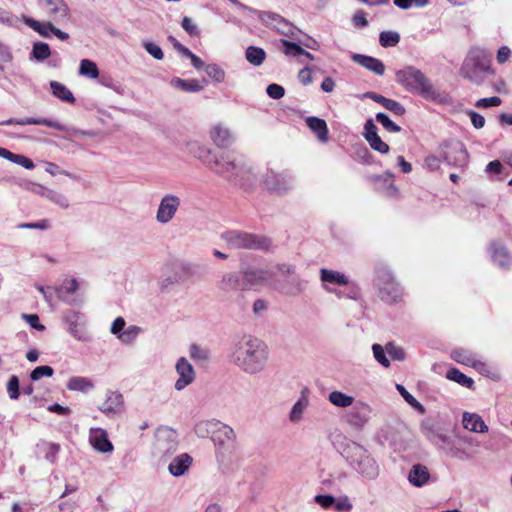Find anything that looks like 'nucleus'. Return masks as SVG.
<instances>
[{
    "label": "nucleus",
    "mask_w": 512,
    "mask_h": 512,
    "mask_svg": "<svg viewBox=\"0 0 512 512\" xmlns=\"http://www.w3.org/2000/svg\"><path fill=\"white\" fill-rule=\"evenodd\" d=\"M344 455L350 465L363 477L374 480L379 475V466L368 450L352 442L344 449Z\"/></svg>",
    "instance_id": "nucleus-4"
},
{
    "label": "nucleus",
    "mask_w": 512,
    "mask_h": 512,
    "mask_svg": "<svg viewBox=\"0 0 512 512\" xmlns=\"http://www.w3.org/2000/svg\"><path fill=\"white\" fill-rule=\"evenodd\" d=\"M78 289V282L76 279H66L61 286L55 288L58 298L63 301H69V295H73Z\"/></svg>",
    "instance_id": "nucleus-39"
},
{
    "label": "nucleus",
    "mask_w": 512,
    "mask_h": 512,
    "mask_svg": "<svg viewBox=\"0 0 512 512\" xmlns=\"http://www.w3.org/2000/svg\"><path fill=\"white\" fill-rule=\"evenodd\" d=\"M258 18L263 24L276 29L282 34H287L291 30L290 24L277 13L261 11L258 14Z\"/></svg>",
    "instance_id": "nucleus-19"
},
{
    "label": "nucleus",
    "mask_w": 512,
    "mask_h": 512,
    "mask_svg": "<svg viewBox=\"0 0 512 512\" xmlns=\"http://www.w3.org/2000/svg\"><path fill=\"white\" fill-rule=\"evenodd\" d=\"M193 155L210 169H213L217 156L206 146L196 145L192 150Z\"/></svg>",
    "instance_id": "nucleus-33"
},
{
    "label": "nucleus",
    "mask_w": 512,
    "mask_h": 512,
    "mask_svg": "<svg viewBox=\"0 0 512 512\" xmlns=\"http://www.w3.org/2000/svg\"><path fill=\"white\" fill-rule=\"evenodd\" d=\"M235 439L234 430L228 425L218 421L216 433L212 436V441L216 445L223 446L227 443L233 442Z\"/></svg>",
    "instance_id": "nucleus-31"
},
{
    "label": "nucleus",
    "mask_w": 512,
    "mask_h": 512,
    "mask_svg": "<svg viewBox=\"0 0 512 512\" xmlns=\"http://www.w3.org/2000/svg\"><path fill=\"white\" fill-rule=\"evenodd\" d=\"M305 122L320 142L326 143L329 140V130L324 119L309 116L306 118Z\"/></svg>",
    "instance_id": "nucleus-27"
},
{
    "label": "nucleus",
    "mask_w": 512,
    "mask_h": 512,
    "mask_svg": "<svg viewBox=\"0 0 512 512\" xmlns=\"http://www.w3.org/2000/svg\"><path fill=\"white\" fill-rule=\"evenodd\" d=\"M447 379L454 381L466 388L473 389L474 381L456 368H450L446 373Z\"/></svg>",
    "instance_id": "nucleus-45"
},
{
    "label": "nucleus",
    "mask_w": 512,
    "mask_h": 512,
    "mask_svg": "<svg viewBox=\"0 0 512 512\" xmlns=\"http://www.w3.org/2000/svg\"><path fill=\"white\" fill-rule=\"evenodd\" d=\"M22 318L34 329L38 331H43L45 329L44 325L40 323L39 317L37 314H22Z\"/></svg>",
    "instance_id": "nucleus-64"
},
{
    "label": "nucleus",
    "mask_w": 512,
    "mask_h": 512,
    "mask_svg": "<svg viewBox=\"0 0 512 512\" xmlns=\"http://www.w3.org/2000/svg\"><path fill=\"white\" fill-rule=\"evenodd\" d=\"M430 480V473L428 468L422 464H414L409 473L408 481L414 487H423Z\"/></svg>",
    "instance_id": "nucleus-25"
},
{
    "label": "nucleus",
    "mask_w": 512,
    "mask_h": 512,
    "mask_svg": "<svg viewBox=\"0 0 512 512\" xmlns=\"http://www.w3.org/2000/svg\"><path fill=\"white\" fill-rule=\"evenodd\" d=\"M49 14L56 20L67 18L69 8L63 0H41Z\"/></svg>",
    "instance_id": "nucleus-30"
},
{
    "label": "nucleus",
    "mask_w": 512,
    "mask_h": 512,
    "mask_svg": "<svg viewBox=\"0 0 512 512\" xmlns=\"http://www.w3.org/2000/svg\"><path fill=\"white\" fill-rule=\"evenodd\" d=\"M65 323L69 332L78 340H86L87 333L84 329L85 318L84 316L75 311H69L64 316Z\"/></svg>",
    "instance_id": "nucleus-15"
},
{
    "label": "nucleus",
    "mask_w": 512,
    "mask_h": 512,
    "mask_svg": "<svg viewBox=\"0 0 512 512\" xmlns=\"http://www.w3.org/2000/svg\"><path fill=\"white\" fill-rule=\"evenodd\" d=\"M23 22L44 38L50 37L54 26L50 22H39L30 17H24Z\"/></svg>",
    "instance_id": "nucleus-36"
},
{
    "label": "nucleus",
    "mask_w": 512,
    "mask_h": 512,
    "mask_svg": "<svg viewBox=\"0 0 512 512\" xmlns=\"http://www.w3.org/2000/svg\"><path fill=\"white\" fill-rule=\"evenodd\" d=\"M373 414L372 407L361 400H357L345 413L341 420L353 431L361 432L370 422Z\"/></svg>",
    "instance_id": "nucleus-7"
},
{
    "label": "nucleus",
    "mask_w": 512,
    "mask_h": 512,
    "mask_svg": "<svg viewBox=\"0 0 512 512\" xmlns=\"http://www.w3.org/2000/svg\"><path fill=\"white\" fill-rule=\"evenodd\" d=\"M320 278L324 284V288L327 291H331L327 284L337 285V286H345L348 284V278L338 271L329 270L326 268H322L320 270Z\"/></svg>",
    "instance_id": "nucleus-28"
},
{
    "label": "nucleus",
    "mask_w": 512,
    "mask_h": 512,
    "mask_svg": "<svg viewBox=\"0 0 512 512\" xmlns=\"http://www.w3.org/2000/svg\"><path fill=\"white\" fill-rule=\"evenodd\" d=\"M384 108L389 110L390 112H392L393 114H395L397 116H402L406 112L404 106L401 103H399L398 101L393 100V99H388V101L384 105Z\"/></svg>",
    "instance_id": "nucleus-61"
},
{
    "label": "nucleus",
    "mask_w": 512,
    "mask_h": 512,
    "mask_svg": "<svg viewBox=\"0 0 512 512\" xmlns=\"http://www.w3.org/2000/svg\"><path fill=\"white\" fill-rule=\"evenodd\" d=\"M396 82L409 92L420 94L427 100L444 102L446 95L435 89L430 80L417 68L406 66L395 74Z\"/></svg>",
    "instance_id": "nucleus-2"
},
{
    "label": "nucleus",
    "mask_w": 512,
    "mask_h": 512,
    "mask_svg": "<svg viewBox=\"0 0 512 512\" xmlns=\"http://www.w3.org/2000/svg\"><path fill=\"white\" fill-rule=\"evenodd\" d=\"M235 348L240 352H257L265 349L264 343L251 336L244 335L235 343Z\"/></svg>",
    "instance_id": "nucleus-29"
},
{
    "label": "nucleus",
    "mask_w": 512,
    "mask_h": 512,
    "mask_svg": "<svg viewBox=\"0 0 512 512\" xmlns=\"http://www.w3.org/2000/svg\"><path fill=\"white\" fill-rule=\"evenodd\" d=\"M493 262L500 268L507 269L511 264V256L506 247L500 242H493L490 246Z\"/></svg>",
    "instance_id": "nucleus-26"
},
{
    "label": "nucleus",
    "mask_w": 512,
    "mask_h": 512,
    "mask_svg": "<svg viewBox=\"0 0 512 512\" xmlns=\"http://www.w3.org/2000/svg\"><path fill=\"white\" fill-rule=\"evenodd\" d=\"M219 420H201L195 424L194 432L199 438L210 437L212 439L213 434L216 433L217 423Z\"/></svg>",
    "instance_id": "nucleus-32"
},
{
    "label": "nucleus",
    "mask_w": 512,
    "mask_h": 512,
    "mask_svg": "<svg viewBox=\"0 0 512 512\" xmlns=\"http://www.w3.org/2000/svg\"><path fill=\"white\" fill-rule=\"evenodd\" d=\"M205 72L216 83L224 82L226 77V72L218 64L206 65Z\"/></svg>",
    "instance_id": "nucleus-50"
},
{
    "label": "nucleus",
    "mask_w": 512,
    "mask_h": 512,
    "mask_svg": "<svg viewBox=\"0 0 512 512\" xmlns=\"http://www.w3.org/2000/svg\"><path fill=\"white\" fill-rule=\"evenodd\" d=\"M502 103V100L497 97V96H493V97H490V98H482V99H479L476 103H475V106L477 108H489V107H497L499 105H501Z\"/></svg>",
    "instance_id": "nucleus-60"
},
{
    "label": "nucleus",
    "mask_w": 512,
    "mask_h": 512,
    "mask_svg": "<svg viewBox=\"0 0 512 512\" xmlns=\"http://www.w3.org/2000/svg\"><path fill=\"white\" fill-rule=\"evenodd\" d=\"M462 425L464 429L473 433L488 432V426L484 422L483 418L477 413L467 411L463 412Z\"/></svg>",
    "instance_id": "nucleus-23"
},
{
    "label": "nucleus",
    "mask_w": 512,
    "mask_h": 512,
    "mask_svg": "<svg viewBox=\"0 0 512 512\" xmlns=\"http://www.w3.org/2000/svg\"><path fill=\"white\" fill-rule=\"evenodd\" d=\"M504 170L503 164L499 160L491 161L487 164L485 168V172L488 174L489 178L494 180L495 176H499L502 174Z\"/></svg>",
    "instance_id": "nucleus-54"
},
{
    "label": "nucleus",
    "mask_w": 512,
    "mask_h": 512,
    "mask_svg": "<svg viewBox=\"0 0 512 512\" xmlns=\"http://www.w3.org/2000/svg\"><path fill=\"white\" fill-rule=\"evenodd\" d=\"M380 298L386 303H396L402 297V289L388 271H380L377 276Z\"/></svg>",
    "instance_id": "nucleus-9"
},
{
    "label": "nucleus",
    "mask_w": 512,
    "mask_h": 512,
    "mask_svg": "<svg viewBox=\"0 0 512 512\" xmlns=\"http://www.w3.org/2000/svg\"><path fill=\"white\" fill-rule=\"evenodd\" d=\"M242 272H228L222 276L219 288L223 291H242L248 289Z\"/></svg>",
    "instance_id": "nucleus-18"
},
{
    "label": "nucleus",
    "mask_w": 512,
    "mask_h": 512,
    "mask_svg": "<svg viewBox=\"0 0 512 512\" xmlns=\"http://www.w3.org/2000/svg\"><path fill=\"white\" fill-rule=\"evenodd\" d=\"M459 74L469 82L481 85L487 74H494L490 65V55L484 49L471 48L460 67Z\"/></svg>",
    "instance_id": "nucleus-3"
},
{
    "label": "nucleus",
    "mask_w": 512,
    "mask_h": 512,
    "mask_svg": "<svg viewBox=\"0 0 512 512\" xmlns=\"http://www.w3.org/2000/svg\"><path fill=\"white\" fill-rule=\"evenodd\" d=\"M142 329L137 325H125V328H122L121 332L116 335L117 339L125 344H130L134 342Z\"/></svg>",
    "instance_id": "nucleus-40"
},
{
    "label": "nucleus",
    "mask_w": 512,
    "mask_h": 512,
    "mask_svg": "<svg viewBox=\"0 0 512 512\" xmlns=\"http://www.w3.org/2000/svg\"><path fill=\"white\" fill-rule=\"evenodd\" d=\"M352 60L376 75L384 74L385 66L383 62L377 58L363 54H353Z\"/></svg>",
    "instance_id": "nucleus-24"
},
{
    "label": "nucleus",
    "mask_w": 512,
    "mask_h": 512,
    "mask_svg": "<svg viewBox=\"0 0 512 512\" xmlns=\"http://www.w3.org/2000/svg\"><path fill=\"white\" fill-rule=\"evenodd\" d=\"M79 75L96 79L99 76V70L95 62L89 59H82L79 66Z\"/></svg>",
    "instance_id": "nucleus-47"
},
{
    "label": "nucleus",
    "mask_w": 512,
    "mask_h": 512,
    "mask_svg": "<svg viewBox=\"0 0 512 512\" xmlns=\"http://www.w3.org/2000/svg\"><path fill=\"white\" fill-rule=\"evenodd\" d=\"M396 389L411 407H413L421 414H424L426 412L424 406L419 401H417L416 398L413 395H411L403 385L397 384Z\"/></svg>",
    "instance_id": "nucleus-49"
},
{
    "label": "nucleus",
    "mask_w": 512,
    "mask_h": 512,
    "mask_svg": "<svg viewBox=\"0 0 512 512\" xmlns=\"http://www.w3.org/2000/svg\"><path fill=\"white\" fill-rule=\"evenodd\" d=\"M262 184L265 189L271 192L283 193L292 188L293 179L287 172H276L268 169L263 175Z\"/></svg>",
    "instance_id": "nucleus-11"
},
{
    "label": "nucleus",
    "mask_w": 512,
    "mask_h": 512,
    "mask_svg": "<svg viewBox=\"0 0 512 512\" xmlns=\"http://www.w3.org/2000/svg\"><path fill=\"white\" fill-rule=\"evenodd\" d=\"M333 505L337 512H346L352 509V504L347 496L335 500Z\"/></svg>",
    "instance_id": "nucleus-63"
},
{
    "label": "nucleus",
    "mask_w": 512,
    "mask_h": 512,
    "mask_svg": "<svg viewBox=\"0 0 512 512\" xmlns=\"http://www.w3.org/2000/svg\"><path fill=\"white\" fill-rule=\"evenodd\" d=\"M448 446H449V448L446 450V453L454 458H457L460 460H468V459L472 458V456H473L471 453L453 446L452 443Z\"/></svg>",
    "instance_id": "nucleus-59"
},
{
    "label": "nucleus",
    "mask_w": 512,
    "mask_h": 512,
    "mask_svg": "<svg viewBox=\"0 0 512 512\" xmlns=\"http://www.w3.org/2000/svg\"><path fill=\"white\" fill-rule=\"evenodd\" d=\"M89 442L92 447L101 453H111L114 446L108 439V433L102 428H91L89 431Z\"/></svg>",
    "instance_id": "nucleus-16"
},
{
    "label": "nucleus",
    "mask_w": 512,
    "mask_h": 512,
    "mask_svg": "<svg viewBox=\"0 0 512 512\" xmlns=\"http://www.w3.org/2000/svg\"><path fill=\"white\" fill-rule=\"evenodd\" d=\"M376 120L388 131L397 133L401 131V127L394 123L386 114L379 112L376 114Z\"/></svg>",
    "instance_id": "nucleus-52"
},
{
    "label": "nucleus",
    "mask_w": 512,
    "mask_h": 512,
    "mask_svg": "<svg viewBox=\"0 0 512 512\" xmlns=\"http://www.w3.org/2000/svg\"><path fill=\"white\" fill-rule=\"evenodd\" d=\"M170 85L185 92H199L203 89V86L196 79L185 80L179 77H174L171 79Z\"/></svg>",
    "instance_id": "nucleus-34"
},
{
    "label": "nucleus",
    "mask_w": 512,
    "mask_h": 512,
    "mask_svg": "<svg viewBox=\"0 0 512 512\" xmlns=\"http://www.w3.org/2000/svg\"><path fill=\"white\" fill-rule=\"evenodd\" d=\"M143 46L145 50L155 59L162 60L164 58V53L159 45L153 42H144Z\"/></svg>",
    "instance_id": "nucleus-58"
},
{
    "label": "nucleus",
    "mask_w": 512,
    "mask_h": 512,
    "mask_svg": "<svg viewBox=\"0 0 512 512\" xmlns=\"http://www.w3.org/2000/svg\"><path fill=\"white\" fill-rule=\"evenodd\" d=\"M230 361L247 374H256L263 370L267 357L265 354H231Z\"/></svg>",
    "instance_id": "nucleus-10"
},
{
    "label": "nucleus",
    "mask_w": 512,
    "mask_h": 512,
    "mask_svg": "<svg viewBox=\"0 0 512 512\" xmlns=\"http://www.w3.org/2000/svg\"><path fill=\"white\" fill-rule=\"evenodd\" d=\"M180 205L181 200L177 195L165 194L156 211V221L160 224L169 223L175 217Z\"/></svg>",
    "instance_id": "nucleus-12"
},
{
    "label": "nucleus",
    "mask_w": 512,
    "mask_h": 512,
    "mask_svg": "<svg viewBox=\"0 0 512 512\" xmlns=\"http://www.w3.org/2000/svg\"><path fill=\"white\" fill-rule=\"evenodd\" d=\"M212 170L234 182H240L249 173L244 161L236 157L233 153L221 154L217 158Z\"/></svg>",
    "instance_id": "nucleus-5"
},
{
    "label": "nucleus",
    "mask_w": 512,
    "mask_h": 512,
    "mask_svg": "<svg viewBox=\"0 0 512 512\" xmlns=\"http://www.w3.org/2000/svg\"><path fill=\"white\" fill-rule=\"evenodd\" d=\"M421 432L422 434L433 443L435 440L436 434H438L440 431H438L435 426L430 423L429 421H424L421 424Z\"/></svg>",
    "instance_id": "nucleus-57"
},
{
    "label": "nucleus",
    "mask_w": 512,
    "mask_h": 512,
    "mask_svg": "<svg viewBox=\"0 0 512 512\" xmlns=\"http://www.w3.org/2000/svg\"><path fill=\"white\" fill-rule=\"evenodd\" d=\"M178 448V435L169 427H160L155 433V452L162 458H168Z\"/></svg>",
    "instance_id": "nucleus-8"
},
{
    "label": "nucleus",
    "mask_w": 512,
    "mask_h": 512,
    "mask_svg": "<svg viewBox=\"0 0 512 512\" xmlns=\"http://www.w3.org/2000/svg\"><path fill=\"white\" fill-rule=\"evenodd\" d=\"M67 389L70 391L88 392L94 388V384L89 378L75 376L69 379Z\"/></svg>",
    "instance_id": "nucleus-37"
},
{
    "label": "nucleus",
    "mask_w": 512,
    "mask_h": 512,
    "mask_svg": "<svg viewBox=\"0 0 512 512\" xmlns=\"http://www.w3.org/2000/svg\"><path fill=\"white\" fill-rule=\"evenodd\" d=\"M176 372L179 375L175 382V389L177 391L183 390L195 379V371L192 364L183 357L177 361Z\"/></svg>",
    "instance_id": "nucleus-14"
},
{
    "label": "nucleus",
    "mask_w": 512,
    "mask_h": 512,
    "mask_svg": "<svg viewBox=\"0 0 512 512\" xmlns=\"http://www.w3.org/2000/svg\"><path fill=\"white\" fill-rule=\"evenodd\" d=\"M54 373L53 369L50 367V366H39V367H36L32 372H31V379L33 381H38L40 380L41 378L43 377H50L52 376Z\"/></svg>",
    "instance_id": "nucleus-56"
},
{
    "label": "nucleus",
    "mask_w": 512,
    "mask_h": 512,
    "mask_svg": "<svg viewBox=\"0 0 512 512\" xmlns=\"http://www.w3.org/2000/svg\"><path fill=\"white\" fill-rule=\"evenodd\" d=\"M245 57L250 64L260 66L266 59V52L260 47L249 46L246 49Z\"/></svg>",
    "instance_id": "nucleus-44"
},
{
    "label": "nucleus",
    "mask_w": 512,
    "mask_h": 512,
    "mask_svg": "<svg viewBox=\"0 0 512 512\" xmlns=\"http://www.w3.org/2000/svg\"><path fill=\"white\" fill-rule=\"evenodd\" d=\"M309 405V400L304 394L293 405L290 413L289 420L292 423H299L303 419V414Z\"/></svg>",
    "instance_id": "nucleus-38"
},
{
    "label": "nucleus",
    "mask_w": 512,
    "mask_h": 512,
    "mask_svg": "<svg viewBox=\"0 0 512 512\" xmlns=\"http://www.w3.org/2000/svg\"><path fill=\"white\" fill-rule=\"evenodd\" d=\"M266 92L269 97L273 99H280L284 96L285 90L281 85L278 84H270L267 86Z\"/></svg>",
    "instance_id": "nucleus-62"
},
{
    "label": "nucleus",
    "mask_w": 512,
    "mask_h": 512,
    "mask_svg": "<svg viewBox=\"0 0 512 512\" xmlns=\"http://www.w3.org/2000/svg\"><path fill=\"white\" fill-rule=\"evenodd\" d=\"M394 174L390 171L384 172L382 175H373L369 177V180L375 184L383 182L388 184L387 195L395 196L398 194V189L393 185Z\"/></svg>",
    "instance_id": "nucleus-41"
},
{
    "label": "nucleus",
    "mask_w": 512,
    "mask_h": 512,
    "mask_svg": "<svg viewBox=\"0 0 512 512\" xmlns=\"http://www.w3.org/2000/svg\"><path fill=\"white\" fill-rule=\"evenodd\" d=\"M328 400L332 405L339 408H349L356 402L354 397L337 390L329 393Z\"/></svg>",
    "instance_id": "nucleus-35"
},
{
    "label": "nucleus",
    "mask_w": 512,
    "mask_h": 512,
    "mask_svg": "<svg viewBox=\"0 0 512 512\" xmlns=\"http://www.w3.org/2000/svg\"><path fill=\"white\" fill-rule=\"evenodd\" d=\"M50 46L45 42H35L31 51V59L43 62L51 56Z\"/></svg>",
    "instance_id": "nucleus-46"
},
{
    "label": "nucleus",
    "mask_w": 512,
    "mask_h": 512,
    "mask_svg": "<svg viewBox=\"0 0 512 512\" xmlns=\"http://www.w3.org/2000/svg\"><path fill=\"white\" fill-rule=\"evenodd\" d=\"M46 199L61 209L66 210L70 207L69 198L60 191L49 189Z\"/></svg>",
    "instance_id": "nucleus-48"
},
{
    "label": "nucleus",
    "mask_w": 512,
    "mask_h": 512,
    "mask_svg": "<svg viewBox=\"0 0 512 512\" xmlns=\"http://www.w3.org/2000/svg\"><path fill=\"white\" fill-rule=\"evenodd\" d=\"M399 41L400 35L395 31H383L380 33L379 42L382 47H394Z\"/></svg>",
    "instance_id": "nucleus-51"
},
{
    "label": "nucleus",
    "mask_w": 512,
    "mask_h": 512,
    "mask_svg": "<svg viewBox=\"0 0 512 512\" xmlns=\"http://www.w3.org/2000/svg\"><path fill=\"white\" fill-rule=\"evenodd\" d=\"M210 138L218 147L222 148L229 147L234 142V136L231 130L220 123L211 128Z\"/></svg>",
    "instance_id": "nucleus-21"
},
{
    "label": "nucleus",
    "mask_w": 512,
    "mask_h": 512,
    "mask_svg": "<svg viewBox=\"0 0 512 512\" xmlns=\"http://www.w3.org/2000/svg\"><path fill=\"white\" fill-rule=\"evenodd\" d=\"M7 393L9 398L12 400H16L20 395V387H19V379L17 376L13 375L9 378L7 383Z\"/></svg>",
    "instance_id": "nucleus-53"
},
{
    "label": "nucleus",
    "mask_w": 512,
    "mask_h": 512,
    "mask_svg": "<svg viewBox=\"0 0 512 512\" xmlns=\"http://www.w3.org/2000/svg\"><path fill=\"white\" fill-rule=\"evenodd\" d=\"M280 43L283 46L281 50L286 56L294 57L298 60L299 63H304V59H302V53L304 49L301 46L285 39H281Z\"/></svg>",
    "instance_id": "nucleus-42"
},
{
    "label": "nucleus",
    "mask_w": 512,
    "mask_h": 512,
    "mask_svg": "<svg viewBox=\"0 0 512 512\" xmlns=\"http://www.w3.org/2000/svg\"><path fill=\"white\" fill-rule=\"evenodd\" d=\"M123 407V396L117 391H107L104 402L99 406V410L106 415H115L120 413Z\"/></svg>",
    "instance_id": "nucleus-20"
},
{
    "label": "nucleus",
    "mask_w": 512,
    "mask_h": 512,
    "mask_svg": "<svg viewBox=\"0 0 512 512\" xmlns=\"http://www.w3.org/2000/svg\"><path fill=\"white\" fill-rule=\"evenodd\" d=\"M43 125L59 131H65V126L56 120L39 117H26L21 119L10 118L0 122V125Z\"/></svg>",
    "instance_id": "nucleus-17"
},
{
    "label": "nucleus",
    "mask_w": 512,
    "mask_h": 512,
    "mask_svg": "<svg viewBox=\"0 0 512 512\" xmlns=\"http://www.w3.org/2000/svg\"><path fill=\"white\" fill-rule=\"evenodd\" d=\"M50 87L53 95L59 98L60 100L67 103H73L75 101L72 92L65 85L57 81H52L50 83Z\"/></svg>",
    "instance_id": "nucleus-43"
},
{
    "label": "nucleus",
    "mask_w": 512,
    "mask_h": 512,
    "mask_svg": "<svg viewBox=\"0 0 512 512\" xmlns=\"http://www.w3.org/2000/svg\"><path fill=\"white\" fill-rule=\"evenodd\" d=\"M367 142L369 143L370 147L373 150H375L381 154H387L390 150L389 145L387 143H385L384 141H382V139L380 138L379 135L372 138L371 140L368 139Z\"/></svg>",
    "instance_id": "nucleus-55"
},
{
    "label": "nucleus",
    "mask_w": 512,
    "mask_h": 512,
    "mask_svg": "<svg viewBox=\"0 0 512 512\" xmlns=\"http://www.w3.org/2000/svg\"><path fill=\"white\" fill-rule=\"evenodd\" d=\"M222 239L232 249H266L270 245V241L265 237L237 230L225 232Z\"/></svg>",
    "instance_id": "nucleus-6"
},
{
    "label": "nucleus",
    "mask_w": 512,
    "mask_h": 512,
    "mask_svg": "<svg viewBox=\"0 0 512 512\" xmlns=\"http://www.w3.org/2000/svg\"><path fill=\"white\" fill-rule=\"evenodd\" d=\"M193 458L188 453L175 456L168 465L169 473L174 477L184 475L192 466Z\"/></svg>",
    "instance_id": "nucleus-22"
},
{
    "label": "nucleus",
    "mask_w": 512,
    "mask_h": 512,
    "mask_svg": "<svg viewBox=\"0 0 512 512\" xmlns=\"http://www.w3.org/2000/svg\"><path fill=\"white\" fill-rule=\"evenodd\" d=\"M453 359L459 363L465 364V365H472L476 370L479 371V373L486 375L487 377H490L493 380H498L500 378L499 371L491 366L490 364H487L482 361H477L471 358V354H453Z\"/></svg>",
    "instance_id": "nucleus-13"
},
{
    "label": "nucleus",
    "mask_w": 512,
    "mask_h": 512,
    "mask_svg": "<svg viewBox=\"0 0 512 512\" xmlns=\"http://www.w3.org/2000/svg\"><path fill=\"white\" fill-rule=\"evenodd\" d=\"M276 271L282 274H293L294 267L289 264H278L273 267H248L243 270L248 289L254 287H269L286 295H296L305 288L303 281L293 278L291 281L281 284L276 277Z\"/></svg>",
    "instance_id": "nucleus-1"
}]
</instances>
